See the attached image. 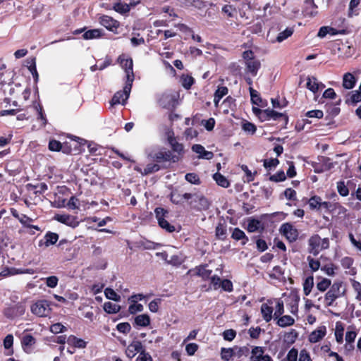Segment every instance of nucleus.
Returning a JSON list of instances; mask_svg holds the SVG:
<instances>
[{
	"label": "nucleus",
	"mask_w": 361,
	"mask_h": 361,
	"mask_svg": "<svg viewBox=\"0 0 361 361\" xmlns=\"http://www.w3.org/2000/svg\"><path fill=\"white\" fill-rule=\"evenodd\" d=\"M216 235L220 239H224L226 235V229L223 224H219L216 227Z\"/></svg>",
	"instance_id": "nucleus-57"
},
{
	"label": "nucleus",
	"mask_w": 361,
	"mask_h": 361,
	"mask_svg": "<svg viewBox=\"0 0 361 361\" xmlns=\"http://www.w3.org/2000/svg\"><path fill=\"white\" fill-rule=\"evenodd\" d=\"M67 343L68 344L78 348H85L87 345V343L84 340L77 338L73 335L68 337Z\"/></svg>",
	"instance_id": "nucleus-28"
},
{
	"label": "nucleus",
	"mask_w": 361,
	"mask_h": 361,
	"mask_svg": "<svg viewBox=\"0 0 361 361\" xmlns=\"http://www.w3.org/2000/svg\"><path fill=\"white\" fill-rule=\"evenodd\" d=\"M232 357H234V348H221V357L224 361H229Z\"/></svg>",
	"instance_id": "nucleus-40"
},
{
	"label": "nucleus",
	"mask_w": 361,
	"mask_h": 361,
	"mask_svg": "<svg viewBox=\"0 0 361 361\" xmlns=\"http://www.w3.org/2000/svg\"><path fill=\"white\" fill-rule=\"evenodd\" d=\"M286 178V174L283 171H279L276 174L271 175L269 180L272 182L283 181Z\"/></svg>",
	"instance_id": "nucleus-53"
},
{
	"label": "nucleus",
	"mask_w": 361,
	"mask_h": 361,
	"mask_svg": "<svg viewBox=\"0 0 361 361\" xmlns=\"http://www.w3.org/2000/svg\"><path fill=\"white\" fill-rule=\"evenodd\" d=\"M34 220L32 218L26 216L25 214H20V219H19V221L24 227L32 228L37 231H39L40 228L38 226H35V225L31 224V223Z\"/></svg>",
	"instance_id": "nucleus-34"
},
{
	"label": "nucleus",
	"mask_w": 361,
	"mask_h": 361,
	"mask_svg": "<svg viewBox=\"0 0 361 361\" xmlns=\"http://www.w3.org/2000/svg\"><path fill=\"white\" fill-rule=\"evenodd\" d=\"M135 361H153L152 356L145 350H142Z\"/></svg>",
	"instance_id": "nucleus-63"
},
{
	"label": "nucleus",
	"mask_w": 361,
	"mask_h": 361,
	"mask_svg": "<svg viewBox=\"0 0 361 361\" xmlns=\"http://www.w3.org/2000/svg\"><path fill=\"white\" fill-rule=\"evenodd\" d=\"M185 178L187 181L195 185L200 184V180L199 176L195 173H188L185 176Z\"/></svg>",
	"instance_id": "nucleus-51"
},
{
	"label": "nucleus",
	"mask_w": 361,
	"mask_h": 361,
	"mask_svg": "<svg viewBox=\"0 0 361 361\" xmlns=\"http://www.w3.org/2000/svg\"><path fill=\"white\" fill-rule=\"evenodd\" d=\"M250 353V349L247 346L234 347V357L241 358L242 357H247Z\"/></svg>",
	"instance_id": "nucleus-41"
},
{
	"label": "nucleus",
	"mask_w": 361,
	"mask_h": 361,
	"mask_svg": "<svg viewBox=\"0 0 361 361\" xmlns=\"http://www.w3.org/2000/svg\"><path fill=\"white\" fill-rule=\"evenodd\" d=\"M243 129L245 132L253 135L256 132L257 128L255 124L246 122L243 125Z\"/></svg>",
	"instance_id": "nucleus-61"
},
{
	"label": "nucleus",
	"mask_w": 361,
	"mask_h": 361,
	"mask_svg": "<svg viewBox=\"0 0 361 361\" xmlns=\"http://www.w3.org/2000/svg\"><path fill=\"white\" fill-rule=\"evenodd\" d=\"M212 270L208 269L207 264H202L188 270V274L190 276H197L202 277V279L207 280L211 277Z\"/></svg>",
	"instance_id": "nucleus-9"
},
{
	"label": "nucleus",
	"mask_w": 361,
	"mask_h": 361,
	"mask_svg": "<svg viewBox=\"0 0 361 361\" xmlns=\"http://www.w3.org/2000/svg\"><path fill=\"white\" fill-rule=\"evenodd\" d=\"M166 166L165 165H159L158 163H151L148 164L146 167L144 169L143 171L138 167H135V169L139 172H140L143 175H147L149 173H152L159 171L161 169H166Z\"/></svg>",
	"instance_id": "nucleus-22"
},
{
	"label": "nucleus",
	"mask_w": 361,
	"mask_h": 361,
	"mask_svg": "<svg viewBox=\"0 0 361 361\" xmlns=\"http://www.w3.org/2000/svg\"><path fill=\"white\" fill-rule=\"evenodd\" d=\"M264 350L262 347L255 346L252 350V355L250 357V360L252 361H256L262 357L264 355Z\"/></svg>",
	"instance_id": "nucleus-38"
},
{
	"label": "nucleus",
	"mask_w": 361,
	"mask_h": 361,
	"mask_svg": "<svg viewBox=\"0 0 361 361\" xmlns=\"http://www.w3.org/2000/svg\"><path fill=\"white\" fill-rule=\"evenodd\" d=\"M150 324V318L148 314H142L135 317L134 324L137 326L146 327Z\"/></svg>",
	"instance_id": "nucleus-26"
},
{
	"label": "nucleus",
	"mask_w": 361,
	"mask_h": 361,
	"mask_svg": "<svg viewBox=\"0 0 361 361\" xmlns=\"http://www.w3.org/2000/svg\"><path fill=\"white\" fill-rule=\"evenodd\" d=\"M246 71L255 77L257 75L259 70L261 68V63L259 60L249 61L245 63Z\"/></svg>",
	"instance_id": "nucleus-23"
},
{
	"label": "nucleus",
	"mask_w": 361,
	"mask_h": 361,
	"mask_svg": "<svg viewBox=\"0 0 361 361\" xmlns=\"http://www.w3.org/2000/svg\"><path fill=\"white\" fill-rule=\"evenodd\" d=\"M104 310L108 314H116L120 311L121 307L111 302H106L104 304Z\"/></svg>",
	"instance_id": "nucleus-37"
},
{
	"label": "nucleus",
	"mask_w": 361,
	"mask_h": 361,
	"mask_svg": "<svg viewBox=\"0 0 361 361\" xmlns=\"http://www.w3.org/2000/svg\"><path fill=\"white\" fill-rule=\"evenodd\" d=\"M104 294L106 297L109 299L116 302L120 301L121 296L118 295L112 288H106L104 290Z\"/></svg>",
	"instance_id": "nucleus-49"
},
{
	"label": "nucleus",
	"mask_w": 361,
	"mask_h": 361,
	"mask_svg": "<svg viewBox=\"0 0 361 361\" xmlns=\"http://www.w3.org/2000/svg\"><path fill=\"white\" fill-rule=\"evenodd\" d=\"M306 87L313 93H316L319 88H324L325 86L322 82H318L314 76H308Z\"/></svg>",
	"instance_id": "nucleus-20"
},
{
	"label": "nucleus",
	"mask_w": 361,
	"mask_h": 361,
	"mask_svg": "<svg viewBox=\"0 0 361 361\" xmlns=\"http://www.w3.org/2000/svg\"><path fill=\"white\" fill-rule=\"evenodd\" d=\"M357 82V78L351 73H345L343 76L342 85L344 89L351 90L353 89Z\"/></svg>",
	"instance_id": "nucleus-19"
},
{
	"label": "nucleus",
	"mask_w": 361,
	"mask_h": 361,
	"mask_svg": "<svg viewBox=\"0 0 361 361\" xmlns=\"http://www.w3.org/2000/svg\"><path fill=\"white\" fill-rule=\"evenodd\" d=\"M303 292L304 294L307 296L312 291L314 286V278L312 276H310L305 279L303 282Z\"/></svg>",
	"instance_id": "nucleus-35"
},
{
	"label": "nucleus",
	"mask_w": 361,
	"mask_h": 361,
	"mask_svg": "<svg viewBox=\"0 0 361 361\" xmlns=\"http://www.w3.org/2000/svg\"><path fill=\"white\" fill-rule=\"evenodd\" d=\"M337 190L338 193L343 197H345L349 194V190L343 181L337 183Z\"/></svg>",
	"instance_id": "nucleus-52"
},
{
	"label": "nucleus",
	"mask_w": 361,
	"mask_h": 361,
	"mask_svg": "<svg viewBox=\"0 0 361 361\" xmlns=\"http://www.w3.org/2000/svg\"><path fill=\"white\" fill-rule=\"evenodd\" d=\"M228 88L224 86H220L218 87L217 90H216L214 96V103L215 106H218L219 102L222 99L223 97L226 95L228 94Z\"/></svg>",
	"instance_id": "nucleus-29"
},
{
	"label": "nucleus",
	"mask_w": 361,
	"mask_h": 361,
	"mask_svg": "<svg viewBox=\"0 0 361 361\" xmlns=\"http://www.w3.org/2000/svg\"><path fill=\"white\" fill-rule=\"evenodd\" d=\"M303 14L305 16L314 17L317 14V6L314 0H305L304 2Z\"/></svg>",
	"instance_id": "nucleus-16"
},
{
	"label": "nucleus",
	"mask_w": 361,
	"mask_h": 361,
	"mask_svg": "<svg viewBox=\"0 0 361 361\" xmlns=\"http://www.w3.org/2000/svg\"><path fill=\"white\" fill-rule=\"evenodd\" d=\"M192 150L199 154V159L209 160L214 157L213 152L205 150L204 147L199 144L193 145L192 146Z\"/></svg>",
	"instance_id": "nucleus-17"
},
{
	"label": "nucleus",
	"mask_w": 361,
	"mask_h": 361,
	"mask_svg": "<svg viewBox=\"0 0 361 361\" xmlns=\"http://www.w3.org/2000/svg\"><path fill=\"white\" fill-rule=\"evenodd\" d=\"M360 3V0H351L349 4L348 8V17H353L354 16H357L358 13L357 12L356 8L359 6Z\"/></svg>",
	"instance_id": "nucleus-45"
},
{
	"label": "nucleus",
	"mask_w": 361,
	"mask_h": 361,
	"mask_svg": "<svg viewBox=\"0 0 361 361\" xmlns=\"http://www.w3.org/2000/svg\"><path fill=\"white\" fill-rule=\"evenodd\" d=\"M31 311L33 314L39 317H47L51 311L49 303L47 300H39L31 307Z\"/></svg>",
	"instance_id": "nucleus-5"
},
{
	"label": "nucleus",
	"mask_w": 361,
	"mask_h": 361,
	"mask_svg": "<svg viewBox=\"0 0 361 361\" xmlns=\"http://www.w3.org/2000/svg\"><path fill=\"white\" fill-rule=\"evenodd\" d=\"M152 158L153 161L158 163L159 165H165L168 167V163H176L180 160L179 156H176L171 151L166 149H161L157 152H155Z\"/></svg>",
	"instance_id": "nucleus-4"
},
{
	"label": "nucleus",
	"mask_w": 361,
	"mask_h": 361,
	"mask_svg": "<svg viewBox=\"0 0 361 361\" xmlns=\"http://www.w3.org/2000/svg\"><path fill=\"white\" fill-rule=\"evenodd\" d=\"M176 95L170 92L163 93L158 99L159 106L164 109H172L175 106Z\"/></svg>",
	"instance_id": "nucleus-6"
},
{
	"label": "nucleus",
	"mask_w": 361,
	"mask_h": 361,
	"mask_svg": "<svg viewBox=\"0 0 361 361\" xmlns=\"http://www.w3.org/2000/svg\"><path fill=\"white\" fill-rule=\"evenodd\" d=\"M35 109H36V111H37V114H38L37 118L41 120L42 125L43 126H45V125L47 123V120L46 116H45V115L44 114L42 106L39 104H35Z\"/></svg>",
	"instance_id": "nucleus-50"
},
{
	"label": "nucleus",
	"mask_w": 361,
	"mask_h": 361,
	"mask_svg": "<svg viewBox=\"0 0 361 361\" xmlns=\"http://www.w3.org/2000/svg\"><path fill=\"white\" fill-rule=\"evenodd\" d=\"M231 237H232V238H233L235 240H243L242 242L243 245H245L247 243V242L248 241V238L245 235V233H244V231H243L242 230H240L238 228H234V230L232 233Z\"/></svg>",
	"instance_id": "nucleus-33"
},
{
	"label": "nucleus",
	"mask_w": 361,
	"mask_h": 361,
	"mask_svg": "<svg viewBox=\"0 0 361 361\" xmlns=\"http://www.w3.org/2000/svg\"><path fill=\"white\" fill-rule=\"evenodd\" d=\"M272 304H273L272 300H267V302L263 303L261 305L260 311H261L262 317L266 322H269L274 317V314H273L274 309H273V307L271 306Z\"/></svg>",
	"instance_id": "nucleus-13"
},
{
	"label": "nucleus",
	"mask_w": 361,
	"mask_h": 361,
	"mask_svg": "<svg viewBox=\"0 0 361 361\" xmlns=\"http://www.w3.org/2000/svg\"><path fill=\"white\" fill-rule=\"evenodd\" d=\"M213 178L216 181L217 185H219L221 187L227 188L230 185V183L228 180V179L224 176L221 174L220 173H214L213 175Z\"/></svg>",
	"instance_id": "nucleus-31"
},
{
	"label": "nucleus",
	"mask_w": 361,
	"mask_h": 361,
	"mask_svg": "<svg viewBox=\"0 0 361 361\" xmlns=\"http://www.w3.org/2000/svg\"><path fill=\"white\" fill-rule=\"evenodd\" d=\"M280 231L290 242H294L298 239V230L289 223L282 224Z\"/></svg>",
	"instance_id": "nucleus-11"
},
{
	"label": "nucleus",
	"mask_w": 361,
	"mask_h": 361,
	"mask_svg": "<svg viewBox=\"0 0 361 361\" xmlns=\"http://www.w3.org/2000/svg\"><path fill=\"white\" fill-rule=\"evenodd\" d=\"M143 305L140 303L133 302L128 308V311L130 314H134L137 312H142L143 310Z\"/></svg>",
	"instance_id": "nucleus-59"
},
{
	"label": "nucleus",
	"mask_w": 361,
	"mask_h": 361,
	"mask_svg": "<svg viewBox=\"0 0 361 361\" xmlns=\"http://www.w3.org/2000/svg\"><path fill=\"white\" fill-rule=\"evenodd\" d=\"M158 224L160 227L169 233H172L175 231V227L170 224L166 219H161V221Z\"/></svg>",
	"instance_id": "nucleus-62"
},
{
	"label": "nucleus",
	"mask_w": 361,
	"mask_h": 361,
	"mask_svg": "<svg viewBox=\"0 0 361 361\" xmlns=\"http://www.w3.org/2000/svg\"><path fill=\"white\" fill-rule=\"evenodd\" d=\"M183 87L187 90L190 89L194 83V78L190 75H183L180 78Z\"/></svg>",
	"instance_id": "nucleus-47"
},
{
	"label": "nucleus",
	"mask_w": 361,
	"mask_h": 361,
	"mask_svg": "<svg viewBox=\"0 0 361 361\" xmlns=\"http://www.w3.org/2000/svg\"><path fill=\"white\" fill-rule=\"evenodd\" d=\"M220 288L224 291L231 292L233 289L232 282L228 279H224L221 281Z\"/></svg>",
	"instance_id": "nucleus-60"
},
{
	"label": "nucleus",
	"mask_w": 361,
	"mask_h": 361,
	"mask_svg": "<svg viewBox=\"0 0 361 361\" xmlns=\"http://www.w3.org/2000/svg\"><path fill=\"white\" fill-rule=\"evenodd\" d=\"M321 204V197L319 196H313L309 200V206L311 209H319Z\"/></svg>",
	"instance_id": "nucleus-54"
},
{
	"label": "nucleus",
	"mask_w": 361,
	"mask_h": 361,
	"mask_svg": "<svg viewBox=\"0 0 361 361\" xmlns=\"http://www.w3.org/2000/svg\"><path fill=\"white\" fill-rule=\"evenodd\" d=\"M344 328L341 322H336L335 328V338L338 343H342L343 341Z\"/></svg>",
	"instance_id": "nucleus-39"
},
{
	"label": "nucleus",
	"mask_w": 361,
	"mask_h": 361,
	"mask_svg": "<svg viewBox=\"0 0 361 361\" xmlns=\"http://www.w3.org/2000/svg\"><path fill=\"white\" fill-rule=\"evenodd\" d=\"M59 240V235L56 233L48 231L44 238L40 240L38 243L39 247H48L54 245Z\"/></svg>",
	"instance_id": "nucleus-12"
},
{
	"label": "nucleus",
	"mask_w": 361,
	"mask_h": 361,
	"mask_svg": "<svg viewBox=\"0 0 361 361\" xmlns=\"http://www.w3.org/2000/svg\"><path fill=\"white\" fill-rule=\"evenodd\" d=\"M113 9L121 14H124L129 12L130 5L121 1V0H118V1L114 3L113 6Z\"/></svg>",
	"instance_id": "nucleus-30"
},
{
	"label": "nucleus",
	"mask_w": 361,
	"mask_h": 361,
	"mask_svg": "<svg viewBox=\"0 0 361 361\" xmlns=\"http://www.w3.org/2000/svg\"><path fill=\"white\" fill-rule=\"evenodd\" d=\"M99 23L106 27L108 30L117 33V29L120 26V23L112 17L103 15L99 18Z\"/></svg>",
	"instance_id": "nucleus-7"
},
{
	"label": "nucleus",
	"mask_w": 361,
	"mask_h": 361,
	"mask_svg": "<svg viewBox=\"0 0 361 361\" xmlns=\"http://www.w3.org/2000/svg\"><path fill=\"white\" fill-rule=\"evenodd\" d=\"M293 28L292 27H287L285 30L279 33L276 41L278 42H282L285 39H286L288 37H290L293 33Z\"/></svg>",
	"instance_id": "nucleus-42"
},
{
	"label": "nucleus",
	"mask_w": 361,
	"mask_h": 361,
	"mask_svg": "<svg viewBox=\"0 0 361 361\" xmlns=\"http://www.w3.org/2000/svg\"><path fill=\"white\" fill-rule=\"evenodd\" d=\"M121 63L126 74V85L123 90L118 91L114 94L110 102L111 106H113L116 104H126V101L130 96L133 82L134 80L133 60L131 59H124L121 61Z\"/></svg>",
	"instance_id": "nucleus-1"
},
{
	"label": "nucleus",
	"mask_w": 361,
	"mask_h": 361,
	"mask_svg": "<svg viewBox=\"0 0 361 361\" xmlns=\"http://www.w3.org/2000/svg\"><path fill=\"white\" fill-rule=\"evenodd\" d=\"M352 286L354 290L357 293L356 299L361 301V283L357 281H352Z\"/></svg>",
	"instance_id": "nucleus-64"
},
{
	"label": "nucleus",
	"mask_w": 361,
	"mask_h": 361,
	"mask_svg": "<svg viewBox=\"0 0 361 361\" xmlns=\"http://www.w3.org/2000/svg\"><path fill=\"white\" fill-rule=\"evenodd\" d=\"M346 288L342 281H335L324 295V302L326 307L334 305V302L345 295Z\"/></svg>",
	"instance_id": "nucleus-2"
},
{
	"label": "nucleus",
	"mask_w": 361,
	"mask_h": 361,
	"mask_svg": "<svg viewBox=\"0 0 361 361\" xmlns=\"http://www.w3.org/2000/svg\"><path fill=\"white\" fill-rule=\"evenodd\" d=\"M331 286V281L330 279L324 278L317 283V288L320 292H324Z\"/></svg>",
	"instance_id": "nucleus-43"
},
{
	"label": "nucleus",
	"mask_w": 361,
	"mask_h": 361,
	"mask_svg": "<svg viewBox=\"0 0 361 361\" xmlns=\"http://www.w3.org/2000/svg\"><path fill=\"white\" fill-rule=\"evenodd\" d=\"M276 301V305L275 307V312L274 313V319H277L279 317L281 316L284 313L283 302L280 299H277Z\"/></svg>",
	"instance_id": "nucleus-46"
},
{
	"label": "nucleus",
	"mask_w": 361,
	"mask_h": 361,
	"mask_svg": "<svg viewBox=\"0 0 361 361\" xmlns=\"http://www.w3.org/2000/svg\"><path fill=\"white\" fill-rule=\"evenodd\" d=\"M54 219L58 222L72 228H76L79 225L78 217L75 216L67 214H58L54 216Z\"/></svg>",
	"instance_id": "nucleus-8"
},
{
	"label": "nucleus",
	"mask_w": 361,
	"mask_h": 361,
	"mask_svg": "<svg viewBox=\"0 0 361 361\" xmlns=\"http://www.w3.org/2000/svg\"><path fill=\"white\" fill-rule=\"evenodd\" d=\"M156 218L158 221V223L161 221V219H165L166 214H168L167 210L164 209L161 207H157L154 210Z\"/></svg>",
	"instance_id": "nucleus-56"
},
{
	"label": "nucleus",
	"mask_w": 361,
	"mask_h": 361,
	"mask_svg": "<svg viewBox=\"0 0 361 361\" xmlns=\"http://www.w3.org/2000/svg\"><path fill=\"white\" fill-rule=\"evenodd\" d=\"M143 350L142 343L139 341H134L127 347L126 355L128 357L131 359L134 357L137 353H140Z\"/></svg>",
	"instance_id": "nucleus-14"
},
{
	"label": "nucleus",
	"mask_w": 361,
	"mask_h": 361,
	"mask_svg": "<svg viewBox=\"0 0 361 361\" xmlns=\"http://www.w3.org/2000/svg\"><path fill=\"white\" fill-rule=\"evenodd\" d=\"M307 259L309 263V267L312 271H317L320 268V262L319 260L314 259L310 256H308Z\"/></svg>",
	"instance_id": "nucleus-55"
},
{
	"label": "nucleus",
	"mask_w": 361,
	"mask_h": 361,
	"mask_svg": "<svg viewBox=\"0 0 361 361\" xmlns=\"http://www.w3.org/2000/svg\"><path fill=\"white\" fill-rule=\"evenodd\" d=\"M249 92L250 94L251 102L255 105L262 106V99L258 92L254 90L252 87H249Z\"/></svg>",
	"instance_id": "nucleus-36"
},
{
	"label": "nucleus",
	"mask_w": 361,
	"mask_h": 361,
	"mask_svg": "<svg viewBox=\"0 0 361 361\" xmlns=\"http://www.w3.org/2000/svg\"><path fill=\"white\" fill-rule=\"evenodd\" d=\"M298 333L295 329H291L289 332L285 334L284 341L288 344H293L296 341Z\"/></svg>",
	"instance_id": "nucleus-44"
},
{
	"label": "nucleus",
	"mask_w": 361,
	"mask_h": 361,
	"mask_svg": "<svg viewBox=\"0 0 361 361\" xmlns=\"http://www.w3.org/2000/svg\"><path fill=\"white\" fill-rule=\"evenodd\" d=\"M193 207L197 210H206L209 207L208 200L202 195H197L196 202L194 203Z\"/></svg>",
	"instance_id": "nucleus-24"
},
{
	"label": "nucleus",
	"mask_w": 361,
	"mask_h": 361,
	"mask_svg": "<svg viewBox=\"0 0 361 361\" xmlns=\"http://www.w3.org/2000/svg\"><path fill=\"white\" fill-rule=\"evenodd\" d=\"M21 343L24 351L29 353L35 343V338L31 334H25L22 338Z\"/></svg>",
	"instance_id": "nucleus-21"
},
{
	"label": "nucleus",
	"mask_w": 361,
	"mask_h": 361,
	"mask_svg": "<svg viewBox=\"0 0 361 361\" xmlns=\"http://www.w3.org/2000/svg\"><path fill=\"white\" fill-rule=\"evenodd\" d=\"M329 247V239L322 238L318 234L312 235L308 240V252L317 256L322 250Z\"/></svg>",
	"instance_id": "nucleus-3"
},
{
	"label": "nucleus",
	"mask_w": 361,
	"mask_h": 361,
	"mask_svg": "<svg viewBox=\"0 0 361 361\" xmlns=\"http://www.w3.org/2000/svg\"><path fill=\"white\" fill-rule=\"evenodd\" d=\"M116 329L121 333L128 334L130 332L131 326L128 322H122L117 324Z\"/></svg>",
	"instance_id": "nucleus-58"
},
{
	"label": "nucleus",
	"mask_w": 361,
	"mask_h": 361,
	"mask_svg": "<svg viewBox=\"0 0 361 361\" xmlns=\"http://www.w3.org/2000/svg\"><path fill=\"white\" fill-rule=\"evenodd\" d=\"M263 114L264 115L263 121H269L271 119L276 121L279 118H283V120L285 121L286 123H287V122H288V117L285 114H283L282 113L277 112L273 109H265L264 113H263Z\"/></svg>",
	"instance_id": "nucleus-18"
},
{
	"label": "nucleus",
	"mask_w": 361,
	"mask_h": 361,
	"mask_svg": "<svg viewBox=\"0 0 361 361\" xmlns=\"http://www.w3.org/2000/svg\"><path fill=\"white\" fill-rule=\"evenodd\" d=\"M260 225H261L260 221H259L257 219H252L248 221L247 229L249 232L253 233V232L257 231L259 228Z\"/></svg>",
	"instance_id": "nucleus-48"
},
{
	"label": "nucleus",
	"mask_w": 361,
	"mask_h": 361,
	"mask_svg": "<svg viewBox=\"0 0 361 361\" xmlns=\"http://www.w3.org/2000/svg\"><path fill=\"white\" fill-rule=\"evenodd\" d=\"M326 334V328L325 326H320L313 331L308 337V340L312 343H315L322 340Z\"/></svg>",
	"instance_id": "nucleus-15"
},
{
	"label": "nucleus",
	"mask_w": 361,
	"mask_h": 361,
	"mask_svg": "<svg viewBox=\"0 0 361 361\" xmlns=\"http://www.w3.org/2000/svg\"><path fill=\"white\" fill-rule=\"evenodd\" d=\"M167 140L172 149V152L176 153L177 154L176 155L179 156L180 159L185 152L183 145L178 142L177 139L173 136V132L168 133Z\"/></svg>",
	"instance_id": "nucleus-10"
},
{
	"label": "nucleus",
	"mask_w": 361,
	"mask_h": 361,
	"mask_svg": "<svg viewBox=\"0 0 361 361\" xmlns=\"http://www.w3.org/2000/svg\"><path fill=\"white\" fill-rule=\"evenodd\" d=\"M274 319L276 320V324L282 328L290 326L295 323L294 318L289 315L280 316L277 319Z\"/></svg>",
	"instance_id": "nucleus-25"
},
{
	"label": "nucleus",
	"mask_w": 361,
	"mask_h": 361,
	"mask_svg": "<svg viewBox=\"0 0 361 361\" xmlns=\"http://www.w3.org/2000/svg\"><path fill=\"white\" fill-rule=\"evenodd\" d=\"M103 35V30L101 29H92L84 32L82 37L84 39H98Z\"/></svg>",
	"instance_id": "nucleus-27"
},
{
	"label": "nucleus",
	"mask_w": 361,
	"mask_h": 361,
	"mask_svg": "<svg viewBox=\"0 0 361 361\" xmlns=\"http://www.w3.org/2000/svg\"><path fill=\"white\" fill-rule=\"evenodd\" d=\"M300 301V298L298 295H293L291 298L290 302L287 304V307L289 309V311L291 314L296 315L298 312V303Z\"/></svg>",
	"instance_id": "nucleus-32"
}]
</instances>
